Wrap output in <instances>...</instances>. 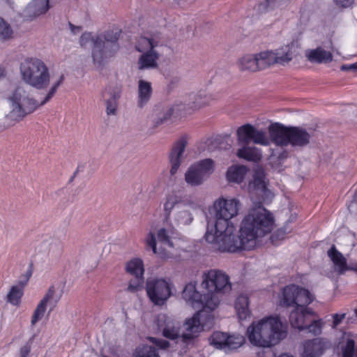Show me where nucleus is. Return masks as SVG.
Wrapping results in <instances>:
<instances>
[{"label":"nucleus","instance_id":"ea45409f","mask_svg":"<svg viewBox=\"0 0 357 357\" xmlns=\"http://www.w3.org/2000/svg\"><path fill=\"white\" fill-rule=\"evenodd\" d=\"M180 202L181 197L176 194H169L166 196L163 202V210L166 219L170 217L174 208L177 205H180Z\"/></svg>","mask_w":357,"mask_h":357},{"label":"nucleus","instance_id":"e433bc0d","mask_svg":"<svg viewBox=\"0 0 357 357\" xmlns=\"http://www.w3.org/2000/svg\"><path fill=\"white\" fill-rule=\"evenodd\" d=\"M260 70L276 64L274 50H267L257 53Z\"/></svg>","mask_w":357,"mask_h":357},{"label":"nucleus","instance_id":"c756f323","mask_svg":"<svg viewBox=\"0 0 357 357\" xmlns=\"http://www.w3.org/2000/svg\"><path fill=\"white\" fill-rule=\"evenodd\" d=\"M239 144H243L238 141ZM248 144H243V146L239 149L237 151V156L240 158H243L249 161H258L261 158V153L260 149L255 146H250Z\"/></svg>","mask_w":357,"mask_h":357},{"label":"nucleus","instance_id":"72a5a7b5","mask_svg":"<svg viewBox=\"0 0 357 357\" xmlns=\"http://www.w3.org/2000/svg\"><path fill=\"white\" fill-rule=\"evenodd\" d=\"M159 55L155 50L143 53L139 59V68H153L157 66Z\"/></svg>","mask_w":357,"mask_h":357},{"label":"nucleus","instance_id":"412c9836","mask_svg":"<svg viewBox=\"0 0 357 357\" xmlns=\"http://www.w3.org/2000/svg\"><path fill=\"white\" fill-rule=\"evenodd\" d=\"M248 190L250 194H255L263 197L266 194L267 181L264 172L261 168L255 170L253 178L249 182Z\"/></svg>","mask_w":357,"mask_h":357},{"label":"nucleus","instance_id":"de8ad7c7","mask_svg":"<svg viewBox=\"0 0 357 357\" xmlns=\"http://www.w3.org/2000/svg\"><path fill=\"white\" fill-rule=\"evenodd\" d=\"M316 317L310 318L308 322L305 324V328L309 333L314 335H319L321 333L323 326V322L321 319H316Z\"/></svg>","mask_w":357,"mask_h":357},{"label":"nucleus","instance_id":"ddd939ff","mask_svg":"<svg viewBox=\"0 0 357 357\" xmlns=\"http://www.w3.org/2000/svg\"><path fill=\"white\" fill-rule=\"evenodd\" d=\"M80 45L86 47L90 45H93L92 58L95 65L98 66H102L104 62L111 56V54L103 52L102 47H105V42L102 37L93 36L90 32H85L82 34L79 39Z\"/></svg>","mask_w":357,"mask_h":357},{"label":"nucleus","instance_id":"603ef678","mask_svg":"<svg viewBox=\"0 0 357 357\" xmlns=\"http://www.w3.org/2000/svg\"><path fill=\"white\" fill-rule=\"evenodd\" d=\"M355 0H333V3L338 8H347L351 7Z\"/></svg>","mask_w":357,"mask_h":357},{"label":"nucleus","instance_id":"49530a36","mask_svg":"<svg viewBox=\"0 0 357 357\" xmlns=\"http://www.w3.org/2000/svg\"><path fill=\"white\" fill-rule=\"evenodd\" d=\"M244 337L240 335H228L226 342L225 352L236 349L239 348L244 343Z\"/></svg>","mask_w":357,"mask_h":357},{"label":"nucleus","instance_id":"09e8293b","mask_svg":"<svg viewBox=\"0 0 357 357\" xmlns=\"http://www.w3.org/2000/svg\"><path fill=\"white\" fill-rule=\"evenodd\" d=\"M144 285V276H135L131 279L128 284L127 290L131 293H135L141 291Z\"/></svg>","mask_w":357,"mask_h":357},{"label":"nucleus","instance_id":"5fc2aeb1","mask_svg":"<svg viewBox=\"0 0 357 357\" xmlns=\"http://www.w3.org/2000/svg\"><path fill=\"white\" fill-rule=\"evenodd\" d=\"M31 351V345L26 343L20 348L19 357H28Z\"/></svg>","mask_w":357,"mask_h":357},{"label":"nucleus","instance_id":"2f4dec72","mask_svg":"<svg viewBox=\"0 0 357 357\" xmlns=\"http://www.w3.org/2000/svg\"><path fill=\"white\" fill-rule=\"evenodd\" d=\"M24 288L17 282L12 285L6 295L7 303L13 306H20L24 295Z\"/></svg>","mask_w":357,"mask_h":357},{"label":"nucleus","instance_id":"f257e3e1","mask_svg":"<svg viewBox=\"0 0 357 357\" xmlns=\"http://www.w3.org/2000/svg\"><path fill=\"white\" fill-rule=\"evenodd\" d=\"M272 212L257 204L250 208L243 217L239 227V235L235 234L234 225L210 226L204 235L212 248L222 252L234 253L243 250L255 248L261 239L272 232L275 227Z\"/></svg>","mask_w":357,"mask_h":357},{"label":"nucleus","instance_id":"7ed1b4c3","mask_svg":"<svg viewBox=\"0 0 357 357\" xmlns=\"http://www.w3.org/2000/svg\"><path fill=\"white\" fill-rule=\"evenodd\" d=\"M288 333L287 324L278 316H268L256 320L248 327L247 337L250 344L261 348H270L286 338Z\"/></svg>","mask_w":357,"mask_h":357},{"label":"nucleus","instance_id":"6e6d98bb","mask_svg":"<svg viewBox=\"0 0 357 357\" xmlns=\"http://www.w3.org/2000/svg\"><path fill=\"white\" fill-rule=\"evenodd\" d=\"M151 341L155 343L158 347L161 349H166L169 347V342L164 340H157L155 338L151 337Z\"/></svg>","mask_w":357,"mask_h":357},{"label":"nucleus","instance_id":"dca6fc26","mask_svg":"<svg viewBox=\"0 0 357 357\" xmlns=\"http://www.w3.org/2000/svg\"><path fill=\"white\" fill-rule=\"evenodd\" d=\"M181 296L185 303L192 307L195 309L202 307L204 310L211 311L205 305V293L203 295L200 294L197 290L195 282L187 284L182 291Z\"/></svg>","mask_w":357,"mask_h":357},{"label":"nucleus","instance_id":"58836bf2","mask_svg":"<svg viewBox=\"0 0 357 357\" xmlns=\"http://www.w3.org/2000/svg\"><path fill=\"white\" fill-rule=\"evenodd\" d=\"M126 270L133 276H144V266L142 259L139 258L130 259L126 264Z\"/></svg>","mask_w":357,"mask_h":357},{"label":"nucleus","instance_id":"864d4df0","mask_svg":"<svg viewBox=\"0 0 357 357\" xmlns=\"http://www.w3.org/2000/svg\"><path fill=\"white\" fill-rule=\"evenodd\" d=\"M345 315L346 314L344 313L333 314V328L337 327L342 321V320L345 318Z\"/></svg>","mask_w":357,"mask_h":357},{"label":"nucleus","instance_id":"4d7b16f0","mask_svg":"<svg viewBox=\"0 0 357 357\" xmlns=\"http://www.w3.org/2000/svg\"><path fill=\"white\" fill-rule=\"evenodd\" d=\"M70 28L71 32L73 34H77V33H79L82 31V29H81L80 26H74L72 24H70Z\"/></svg>","mask_w":357,"mask_h":357},{"label":"nucleus","instance_id":"4468645a","mask_svg":"<svg viewBox=\"0 0 357 357\" xmlns=\"http://www.w3.org/2000/svg\"><path fill=\"white\" fill-rule=\"evenodd\" d=\"M188 144V137L183 135L180 137L174 144L169 154V160L171 165L170 174L174 175L179 169L183 159L184 152Z\"/></svg>","mask_w":357,"mask_h":357},{"label":"nucleus","instance_id":"9d476101","mask_svg":"<svg viewBox=\"0 0 357 357\" xmlns=\"http://www.w3.org/2000/svg\"><path fill=\"white\" fill-rule=\"evenodd\" d=\"M213 99L211 94L200 92L194 95L191 101L188 103L182 101L176 102L172 107L165 109L162 118L160 119V123L167 121L173 115L181 116L199 110L208 105Z\"/></svg>","mask_w":357,"mask_h":357},{"label":"nucleus","instance_id":"a19ab883","mask_svg":"<svg viewBox=\"0 0 357 357\" xmlns=\"http://www.w3.org/2000/svg\"><path fill=\"white\" fill-rule=\"evenodd\" d=\"M227 334L225 333L215 331L209 337L208 341L211 345L218 349H222L225 351Z\"/></svg>","mask_w":357,"mask_h":357},{"label":"nucleus","instance_id":"b1692460","mask_svg":"<svg viewBox=\"0 0 357 357\" xmlns=\"http://www.w3.org/2000/svg\"><path fill=\"white\" fill-rule=\"evenodd\" d=\"M274 54L276 64L286 66L296 56V47L293 43H289L275 49Z\"/></svg>","mask_w":357,"mask_h":357},{"label":"nucleus","instance_id":"f704fd0d","mask_svg":"<svg viewBox=\"0 0 357 357\" xmlns=\"http://www.w3.org/2000/svg\"><path fill=\"white\" fill-rule=\"evenodd\" d=\"M98 36L102 37V40L105 42L106 47H102L103 52H107V54L110 53L112 56L113 52L117 50V45L115 44L119 38L117 32L114 33L112 30H108L103 35H98Z\"/></svg>","mask_w":357,"mask_h":357},{"label":"nucleus","instance_id":"a878e982","mask_svg":"<svg viewBox=\"0 0 357 357\" xmlns=\"http://www.w3.org/2000/svg\"><path fill=\"white\" fill-rule=\"evenodd\" d=\"M305 56L312 63H328L333 61L332 53L321 47L306 50Z\"/></svg>","mask_w":357,"mask_h":357},{"label":"nucleus","instance_id":"8fccbe9b","mask_svg":"<svg viewBox=\"0 0 357 357\" xmlns=\"http://www.w3.org/2000/svg\"><path fill=\"white\" fill-rule=\"evenodd\" d=\"M137 356L135 357H160L155 348L151 346H145L141 351H137Z\"/></svg>","mask_w":357,"mask_h":357},{"label":"nucleus","instance_id":"393cba45","mask_svg":"<svg viewBox=\"0 0 357 357\" xmlns=\"http://www.w3.org/2000/svg\"><path fill=\"white\" fill-rule=\"evenodd\" d=\"M152 95V84L150 82L140 79L137 82V106L140 108L146 106L151 100Z\"/></svg>","mask_w":357,"mask_h":357},{"label":"nucleus","instance_id":"a211bd4d","mask_svg":"<svg viewBox=\"0 0 357 357\" xmlns=\"http://www.w3.org/2000/svg\"><path fill=\"white\" fill-rule=\"evenodd\" d=\"M316 317V313L307 305L296 307L290 313L289 321L293 328L304 330L305 324L310 318Z\"/></svg>","mask_w":357,"mask_h":357},{"label":"nucleus","instance_id":"4be33fe9","mask_svg":"<svg viewBox=\"0 0 357 357\" xmlns=\"http://www.w3.org/2000/svg\"><path fill=\"white\" fill-rule=\"evenodd\" d=\"M312 134V129L306 130L301 127H290L289 145L305 146L310 143Z\"/></svg>","mask_w":357,"mask_h":357},{"label":"nucleus","instance_id":"6e6552de","mask_svg":"<svg viewBox=\"0 0 357 357\" xmlns=\"http://www.w3.org/2000/svg\"><path fill=\"white\" fill-rule=\"evenodd\" d=\"M208 310H199L184 322V332L181 335L185 342L197 337L204 331L209 330L214 324V316Z\"/></svg>","mask_w":357,"mask_h":357},{"label":"nucleus","instance_id":"c9c22d12","mask_svg":"<svg viewBox=\"0 0 357 357\" xmlns=\"http://www.w3.org/2000/svg\"><path fill=\"white\" fill-rule=\"evenodd\" d=\"M160 41L157 37H141L137 43L136 48L140 52H147L155 50V47L158 46Z\"/></svg>","mask_w":357,"mask_h":357},{"label":"nucleus","instance_id":"6ab92c4d","mask_svg":"<svg viewBox=\"0 0 357 357\" xmlns=\"http://www.w3.org/2000/svg\"><path fill=\"white\" fill-rule=\"evenodd\" d=\"M60 0H31L23 13L25 17L33 19L46 14L52 5Z\"/></svg>","mask_w":357,"mask_h":357},{"label":"nucleus","instance_id":"f03ea898","mask_svg":"<svg viewBox=\"0 0 357 357\" xmlns=\"http://www.w3.org/2000/svg\"><path fill=\"white\" fill-rule=\"evenodd\" d=\"M63 81V76L61 75L56 81L53 82L40 102L31 98L22 87L17 88L8 98L9 102L11 103L10 112L0 120V132L14 126L27 114L47 103L55 95Z\"/></svg>","mask_w":357,"mask_h":357},{"label":"nucleus","instance_id":"bb28decb","mask_svg":"<svg viewBox=\"0 0 357 357\" xmlns=\"http://www.w3.org/2000/svg\"><path fill=\"white\" fill-rule=\"evenodd\" d=\"M144 242L146 245L150 248L153 253L157 255L162 259L167 260L176 257V255L172 250H166V248H162L159 250L157 249L155 231L152 229L149 230L146 234Z\"/></svg>","mask_w":357,"mask_h":357},{"label":"nucleus","instance_id":"0eeeda50","mask_svg":"<svg viewBox=\"0 0 357 357\" xmlns=\"http://www.w3.org/2000/svg\"><path fill=\"white\" fill-rule=\"evenodd\" d=\"M174 286L169 278L153 276L148 278L145 283L146 296L157 306H162L172 296Z\"/></svg>","mask_w":357,"mask_h":357},{"label":"nucleus","instance_id":"f3484780","mask_svg":"<svg viewBox=\"0 0 357 357\" xmlns=\"http://www.w3.org/2000/svg\"><path fill=\"white\" fill-rule=\"evenodd\" d=\"M55 293L56 290L54 287H50L33 312L31 318V326H34L44 317L48 305H51L53 302L54 303V305L57 303V299L54 301Z\"/></svg>","mask_w":357,"mask_h":357},{"label":"nucleus","instance_id":"5701e85b","mask_svg":"<svg viewBox=\"0 0 357 357\" xmlns=\"http://www.w3.org/2000/svg\"><path fill=\"white\" fill-rule=\"evenodd\" d=\"M329 345V342L324 338H315L306 341L303 344V356L319 357Z\"/></svg>","mask_w":357,"mask_h":357},{"label":"nucleus","instance_id":"cd10ccee","mask_svg":"<svg viewBox=\"0 0 357 357\" xmlns=\"http://www.w3.org/2000/svg\"><path fill=\"white\" fill-rule=\"evenodd\" d=\"M328 256L333 262L334 271L339 275H342L349 270L346 258L334 245L328 250Z\"/></svg>","mask_w":357,"mask_h":357},{"label":"nucleus","instance_id":"bf43d9fd","mask_svg":"<svg viewBox=\"0 0 357 357\" xmlns=\"http://www.w3.org/2000/svg\"><path fill=\"white\" fill-rule=\"evenodd\" d=\"M5 76H6V70L1 65H0V79Z\"/></svg>","mask_w":357,"mask_h":357},{"label":"nucleus","instance_id":"1a4fd4ad","mask_svg":"<svg viewBox=\"0 0 357 357\" xmlns=\"http://www.w3.org/2000/svg\"><path fill=\"white\" fill-rule=\"evenodd\" d=\"M241 208V202L236 197L218 198L213 203L215 222L210 226L222 228L225 225H234L230 220L238 215Z\"/></svg>","mask_w":357,"mask_h":357},{"label":"nucleus","instance_id":"a18cd8bd","mask_svg":"<svg viewBox=\"0 0 357 357\" xmlns=\"http://www.w3.org/2000/svg\"><path fill=\"white\" fill-rule=\"evenodd\" d=\"M153 229L157 234L158 241L163 243L164 245L167 246L170 250L174 249L173 243L171 241L170 231L167 230L165 228H160L156 231V229L153 227H151V229Z\"/></svg>","mask_w":357,"mask_h":357},{"label":"nucleus","instance_id":"9b49d317","mask_svg":"<svg viewBox=\"0 0 357 357\" xmlns=\"http://www.w3.org/2000/svg\"><path fill=\"white\" fill-rule=\"evenodd\" d=\"M215 162L210 158L198 160L186 170L184 178L185 183L191 187L202 185L204 181L213 173Z\"/></svg>","mask_w":357,"mask_h":357},{"label":"nucleus","instance_id":"3c124183","mask_svg":"<svg viewBox=\"0 0 357 357\" xmlns=\"http://www.w3.org/2000/svg\"><path fill=\"white\" fill-rule=\"evenodd\" d=\"M31 275L32 270L31 268H29L24 273L21 275L20 279L19 281H17V283L26 287Z\"/></svg>","mask_w":357,"mask_h":357},{"label":"nucleus","instance_id":"aec40b11","mask_svg":"<svg viewBox=\"0 0 357 357\" xmlns=\"http://www.w3.org/2000/svg\"><path fill=\"white\" fill-rule=\"evenodd\" d=\"M157 325L167 338L174 340L180 335L179 323L165 314H160L158 316Z\"/></svg>","mask_w":357,"mask_h":357},{"label":"nucleus","instance_id":"c85d7f7f","mask_svg":"<svg viewBox=\"0 0 357 357\" xmlns=\"http://www.w3.org/2000/svg\"><path fill=\"white\" fill-rule=\"evenodd\" d=\"M236 63L241 71L255 73L260 70L257 54H245L238 59Z\"/></svg>","mask_w":357,"mask_h":357},{"label":"nucleus","instance_id":"39448f33","mask_svg":"<svg viewBox=\"0 0 357 357\" xmlns=\"http://www.w3.org/2000/svg\"><path fill=\"white\" fill-rule=\"evenodd\" d=\"M201 287L206 291L205 305L211 311L219 305L222 295L231 289L229 276L223 271L211 269L203 273Z\"/></svg>","mask_w":357,"mask_h":357},{"label":"nucleus","instance_id":"2eb2a0df","mask_svg":"<svg viewBox=\"0 0 357 357\" xmlns=\"http://www.w3.org/2000/svg\"><path fill=\"white\" fill-rule=\"evenodd\" d=\"M122 93V86L120 84L109 85L105 90L104 96L108 97L105 100V112L107 116H116L118 113L119 100Z\"/></svg>","mask_w":357,"mask_h":357},{"label":"nucleus","instance_id":"f8f14e48","mask_svg":"<svg viewBox=\"0 0 357 357\" xmlns=\"http://www.w3.org/2000/svg\"><path fill=\"white\" fill-rule=\"evenodd\" d=\"M314 300L313 295L307 290L296 284L283 288L280 305L284 307H298L310 305Z\"/></svg>","mask_w":357,"mask_h":357},{"label":"nucleus","instance_id":"4c0bfd02","mask_svg":"<svg viewBox=\"0 0 357 357\" xmlns=\"http://www.w3.org/2000/svg\"><path fill=\"white\" fill-rule=\"evenodd\" d=\"M245 166H232L227 172V178L230 182L241 183L247 173Z\"/></svg>","mask_w":357,"mask_h":357},{"label":"nucleus","instance_id":"7c9ffc66","mask_svg":"<svg viewBox=\"0 0 357 357\" xmlns=\"http://www.w3.org/2000/svg\"><path fill=\"white\" fill-rule=\"evenodd\" d=\"M289 0H263L253 8L252 16L258 15L283 5Z\"/></svg>","mask_w":357,"mask_h":357},{"label":"nucleus","instance_id":"20e7f679","mask_svg":"<svg viewBox=\"0 0 357 357\" xmlns=\"http://www.w3.org/2000/svg\"><path fill=\"white\" fill-rule=\"evenodd\" d=\"M268 135L265 130L247 123L237 129V141L243 144L253 142L264 146H270L271 142L282 147L289 145L290 127L272 123L268 126Z\"/></svg>","mask_w":357,"mask_h":357},{"label":"nucleus","instance_id":"052dcab7","mask_svg":"<svg viewBox=\"0 0 357 357\" xmlns=\"http://www.w3.org/2000/svg\"><path fill=\"white\" fill-rule=\"evenodd\" d=\"M356 271H357V264H356Z\"/></svg>","mask_w":357,"mask_h":357},{"label":"nucleus","instance_id":"13d9d810","mask_svg":"<svg viewBox=\"0 0 357 357\" xmlns=\"http://www.w3.org/2000/svg\"><path fill=\"white\" fill-rule=\"evenodd\" d=\"M357 69V62L350 65H345L342 66V70H355Z\"/></svg>","mask_w":357,"mask_h":357},{"label":"nucleus","instance_id":"473e14b6","mask_svg":"<svg viewBox=\"0 0 357 357\" xmlns=\"http://www.w3.org/2000/svg\"><path fill=\"white\" fill-rule=\"evenodd\" d=\"M234 307L239 319L243 320L250 317L249 301L246 295H240L236 300Z\"/></svg>","mask_w":357,"mask_h":357},{"label":"nucleus","instance_id":"37998d69","mask_svg":"<svg viewBox=\"0 0 357 357\" xmlns=\"http://www.w3.org/2000/svg\"><path fill=\"white\" fill-rule=\"evenodd\" d=\"M174 219L178 225H188L192 222L193 218L188 211L179 209L174 213Z\"/></svg>","mask_w":357,"mask_h":357},{"label":"nucleus","instance_id":"423d86ee","mask_svg":"<svg viewBox=\"0 0 357 357\" xmlns=\"http://www.w3.org/2000/svg\"><path fill=\"white\" fill-rule=\"evenodd\" d=\"M22 79L31 87L42 90L50 84V72L47 64L36 57H28L20 65Z\"/></svg>","mask_w":357,"mask_h":357},{"label":"nucleus","instance_id":"79ce46f5","mask_svg":"<svg viewBox=\"0 0 357 357\" xmlns=\"http://www.w3.org/2000/svg\"><path fill=\"white\" fill-rule=\"evenodd\" d=\"M14 38V31L10 24L0 17V40L8 41Z\"/></svg>","mask_w":357,"mask_h":357},{"label":"nucleus","instance_id":"c03bdc74","mask_svg":"<svg viewBox=\"0 0 357 357\" xmlns=\"http://www.w3.org/2000/svg\"><path fill=\"white\" fill-rule=\"evenodd\" d=\"M180 205L196 210L201 207V202L195 195L191 194L181 197Z\"/></svg>","mask_w":357,"mask_h":357}]
</instances>
